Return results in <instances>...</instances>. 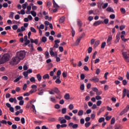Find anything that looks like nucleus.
Returning <instances> with one entry per match:
<instances>
[{
	"label": "nucleus",
	"mask_w": 129,
	"mask_h": 129,
	"mask_svg": "<svg viewBox=\"0 0 129 129\" xmlns=\"http://www.w3.org/2000/svg\"><path fill=\"white\" fill-rule=\"evenodd\" d=\"M10 54L9 53L4 54L0 59V64H5L10 61Z\"/></svg>",
	"instance_id": "1"
},
{
	"label": "nucleus",
	"mask_w": 129,
	"mask_h": 129,
	"mask_svg": "<svg viewBox=\"0 0 129 129\" xmlns=\"http://www.w3.org/2000/svg\"><path fill=\"white\" fill-rule=\"evenodd\" d=\"M16 55V57L20 60H23L25 58V56H26V52H25L24 50H21L20 51H18Z\"/></svg>",
	"instance_id": "2"
},
{
	"label": "nucleus",
	"mask_w": 129,
	"mask_h": 129,
	"mask_svg": "<svg viewBox=\"0 0 129 129\" xmlns=\"http://www.w3.org/2000/svg\"><path fill=\"white\" fill-rule=\"evenodd\" d=\"M20 61H21L17 56L15 57H13L11 61H10V65H12V66H14V65H17L19 64L20 62Z\"/></svg>",
	"instance_id": "3"
},
{
	"label": "nucleus",
	"mask_w": 129,
	"mask_h": 129,
	"mask_svg": "<svg viewBox=\"0 0 129 129\" xmlns=\"http://www.w3.org/2000/svg\"><path fill=\"white\" fill-rule=\"evenodd\" d=\"M123 57L126 62H129V54L127 52H122Z\"/></svg>",
	"instance_id": "4"
},
{
	"label": "nucleus",
	"mask_w": 129,
	"mask_h": 129,
	"mask_svg": "<svg viewBox=\"0 0 129 129\" xmlns=\"http://www.w3.org/2000/svg\"><path fill=\"white\" fill-rule=\"evenodd\" d=\"M127 92H129V90H126V89H124L122 91V98H124L125 97V96H126L127 95V97H128V98H129V94H127Z\"/></svg>",
	"instance_id": "5"
},
{
	"label": "nucleus",
	"mask_w": 129,
	"mask_h": 129,
	"mask_svg": "<svg viewBox=\"0 0 129 129\" xmlns=\"http://www.w3.org/2000/svg\"><path fill=\"white\" fill-rule=\"evenodd\" d=\"M101 24H103V22H102V21L99 20L93 23V26L94 27H97V26H99V25H101Z\"/></svg>",
	"instance_id": "6"
},
{
	"label": "nucleus",
	"mask_w": 129,
	"mask_h": 129,
	"mask_svg": "<svg viewBox=\"0 0 129 129\" xmlns=\"http://www.w3.org/2000/svg\"><path fill=\"white\" fill-rule=\"evenodd\" d=\"M81 39H82V36L79 37L76 40V42L74 43V46H78L80 43V41H81Z\"/></svg>",
	"instance_id": "7"
},
{
	"label": "nucleus",
	"mask_w": 129,
	"mask_h": 129,
	"mask_svg": "<svg viewBox=\"0 0 129 129\" xmlns=\"http://www.w3.org/2000/svg\"><path fill=\"white\" fill-rule=\"evenodd\" d=\"M69 126L70 127L72 126L73 128H76L77 129V127H78V124H73V122H70L69 124Z\"/></svg>",
	"instance_id": "8"
},
{
	"label": "nucleus",
	"mask_w": 129,
	"mask_h": 129,
	"mask_svg": "<svg viewBox=\"0 0 129 129\" xmlns=\"http://www.w3.org/2000/svg\"><path fill=\"white\" fill-rule=\"evenodd\" d=\"M91 81H92V82H98L99 81V79L96 77H93L92 79H90Z\"/></svg>",
	"instance_id": "9"
},
{
	"label": "nucleus",
	"mask_w": 129,
	"mask_h": 129,
	"mask_svg": "<svg viewBox=\"0 0 129 129\" xmlns=\"http://www.w3.org/2000/svg\"><path fill=\"white\" fill-rule=\"evenodd\" d=\"M128 109L127 107H126L125 109H124L120 113V115H123L124 113H126L127 112Z\"/></svg>",
	"instance_id": "10"
},
{
	"label": "nucleus",
	"mask_w": 129,
	"mask_h": 129,
	"mask_svg": "<svg viewBox=\"0 0 129 129\" xmlns=\"http://www.w3.org/2000/svg\"><path fill=\"white\" fill-rule=\"evenodd\" d=\"M50 50L49 51L50 55L52 56V57H54L55 56V53L53 52V50H54V49L51 47L50 48Z\"/></svg>",
	"instance_id": "11"
},
{
	"label": "nucleus",
	"mask_w": 129,
	"mask_h": 129,
	"mask_svg": "<svg viewBox=\"0 0 129 129\" xmlns=\"http://www.w3.org/2000/svg\"><path fill=\"white\" fill-rule=\"evenodd\" d=\"M106 11L109 12V13H114V10L111 7H108L106 9Z\"/></svg>",
	"instance_id": "12"
},
{
	"label": "nucleus",
	"mask_w": 129,
	"mask_h": 129,
	"mask_svg": "<svg viewBox=\"0 0 129 129\" xmlns=\"http://www.w3.org/2000/svg\"><path fill=\"white\" fill-rule=\"evenodd\" d=\"M65 21V17H62L60 18L59 22L60 23V24H62V23H64Z\"/></svg>",
	"instance_id": "13"
},
{
	"label": "nucleus",
	"mask_w": 129,
	"mask_h": 129,
	"mask_svg": "<svg viewBox=\"0 0 129 129\" xmlns=\"http://www.w3.org/2000/svg\"><path fill=\"white\" fill-rule=\"evenodd\" d=\"M78 26L79 27V29H81V27H82V22H81V21H78Z\"/></svg>",
	"instance_id": "14"
},
{
	"label": "nucleus",
	"mask_w": 129,
	"mask_h": 129,
	"mask_svg": "<svg viewBox=\"0 0 129 129\" xmlns=\"http://www.w3.org/2000/svg\"><path fill=\"white\" fill-rule=\"evenodd\" d=\"M119 40H120V37L118 34H117V35L116 36V40H115L116 43H118V42H119Z\"/></svg>",
	"instance_id": "15"
},
{
	"label": "nucleus",
	"mask_w": 129,
	"mask_h": 129,
	"mask_svg": "<svg viewBox=\"0 0 129 129\" xmlns=\"http://www.w3.org/2000/svg\"><path fill=\"white\" fill-rule=\"evenodd\" d=\"M112 40V37H109L107 40V44L108 45H110L111 43L110 42Z\"/></svg>",
	"instance_id": "16"
},
{
	"label": "nucleus",
	"mask_w": 129,
	"mask_h": 129,
	"mask_svg": "<svg viewBox=\"0 0 129 129\" xmlns=\"http://www.w3.org/2000/svg\"><path fill=\"white\" fill-rule=\"evenodd\" d=\"M42 78L43 79H49V78H50V76H49V74H46L42 77Z\"/></svg>",
	"instance_id": "17"
},
{
	"label": "nucleus",
	"mask_w": 129,
	"mask_h": 129,
	"mask_svg": "<svg viewBox=\"0 0 129 129\" xmlns=\"http://www.w3.org/2000/svg\"><path fill=\"white\" fill-rule=\"evenodd\" d=\"M83 113L84 111L83 110H80L78 113V115H79V116H81L83 115Z\"/></svg>",
	"instance_id": "18"
},
{
	"label": "nucleus",
	"mask_w": 129,
	"mask_h": 129,
	"mask_svg": "<svg viewBox=\"0 0 129 129\" xmlns=\"http://www.w3.org/2000/svg\"><path fill=\"white\" fill-rule=\"evenodd\" d=\"M57 119L55 118H53V117H50L48 118V121H51V122H54L55 120H56Z\"/></svg>",
	"instance_id": "19"
},
{
	"label": "nucleus",
	"mask_w": 129,
	"mask_h": 129,
	"mask_svg": "<svg viewBox=\"0 0 129 129\" xmlns=\"http://www.w3.org/2000/svg\"><path fill=\"white\" fill-rule=\"evenodd\" d=\"M37 79L38 81H41V80H42V76L40 74L37 75Z\"/></svg>",
	"instance_id": "20"
},
{
	"label": "nucleus",
	"mask_w": 129,
	"mask_h": 129,
	"mask_svg": "<svg viewBox=\"0 0 129 129\" xmlns=\"http://www.w3.org/2000/svg\"><path fill=\"white\" fill-rule=\"evenodd\" d=\"M67 111V108H63L61 109V113L62 114H65V113H66Z\"/></svg>",
	"instance_id": "21"
},
{
	"label": "nucleus",
	"mask_w": 129,
	"mask_h": 129,
	"mask_svg": "<svg viewBox=\"0 0 129 129\" xmlns=\"http://www.w3.org/2000/svg\"><path fill=\"white\" fill-rule=\"evenodd\" d=\"M91 125V122H87L86 123H85V126L86 127H89Z\"/></svg>",
	"instance_id": "22"
},
{
	"label": "nucleus",
	"mask_w": 129,
	"mask_h": 129,
	"mask_svg": "<svg viewBox=\"0 0 129 129\" xmlns=\"http://www.w3.org/2000/svg\"><path fill=\"white\" fill-rule=\"evenodd\" d=\"M106 46V42H104L102 43L101 46V49H104V48H105Z\"/></svg>",
	"instance_id": "23"
},
{
	"label": "nucleus",
	"mask_w": 129,
	"mask_h": 129,
	"mask_svg": "<svg viewBox=\"0 0 129 129\" xmlns=\"http://www.w3.org/2000/svg\"><path fill=\"white\" fill-rule=\"evenodd\" d=\"M22 79V76H20L19 77L17 78L16 79H15L14 81V82L15 83H17V82H19L20 81V80Z\"/></svg>",
	"instance_id": "24"
},
{
	"label": "nucleus",
	"mask_w": 129,
	"mask_h": 129,
	"mask_svg": "<svg viewBox=\"0 0 129 129\" xmlns=\"http://www.w3.org/2000/svg\"><path fill=\"white\" fill-rule=\"evenodd\" d=\"M41 41L43 43H46V42H47V37L45 36L42 37L41 39Z\"/></svg>",
	"instance_id": "25"
},
{
	"label": "nucleus",
	"mask_w": 129,
	"mask_h": 129,
	"mask_svg": "<svg viewBox=\"0 0 129 129\" xmlns=\"http://www.w3.org/2000/svg\"><path fill=\"white\" fill-rule=\"evenodd\" d=\"M25 43L23 44V46H24V47H26V46H27L28 45H29V44H30V40H27L26 41H25Z\"/></svg>",
	"instance_id": "26"
},
{
	"label": "nucleus",
	"mask_w": 129,
	"mask_h": 129,
	"mask_svg": "<svg viewBox=\"0 0 129 129\" xmlns=\"http://www.w3.org/2000/svg\"><path fill=\"white\" fill-rule=\"evenodd\" d=\"M56 75H57L56 77H57V78H60V76L61 75V71L60 70H58L57 72Z\"/></svg>",
	"instance_id": "27"
},
{
	"label": "nucleus",
	"mask_w": 129,
	"mask_h": 129,
	"mask_svg": "<svg viewBox=\"0 0 129 129\" xmlns=\"http://www.w3.org/2000/svg\"><path fill=\"white\" fill-rule=\"evenodd\" d=\"M64 98L65 99H66L67 100H68V99H69V98H70V95H69V94H66L64 95Z\"/></svg>",
	"instance_id": "28"
},
{
	"label": "nucleus",
	"mask_w": 129,
	"mask_h": 129,
	"mask_svg": "<svg viewBox=\"0 0 129 129\" xmlns=\"http://www.w3.org/2000/svg\"><path fill=\"white\" fill-rule=\"evenodd\" d=\"M53 4L54 8H59V6L58 4H57V3H56L54 0L53 1Z\"/></svg>",
	"instance_id": "29"
},
{
	"label": "nucleus",
	"mask_w": 129,
	"mask_h": 129,
	"mask_svg": "<svg viewBox=\"0 0 129 129\" xmlns=\"http://www.w3.org/2000/svg\"><path fill=\"white\" fill-rule=\"evenodd\" d=\"M99 44H100V41L99 40L96 41L94 44L95 47H97V46H98Z\"/></svg>",
	"instance_id": "30"
},
{
	"label": "nucleus",
	"mask_w": 129,
	"mask_h": 129,
	"mask_svg": "<svg viewBox=\"0 0 129 129\" xmlns=\"http://www.w3.org/2000/svg\"><path fill=\"white\" fill-rule=\"evenodd\" d=\"M115 123V118L113 117V118H112V119L111 120L110 124H114Z\"/></svg>",
	"instance_id": "31"
},
{
	"label": "nucleus",
	"mask_w": 129,
	"mask_h": 129,
	"mask_svg": "<svg viewBox=\"0 0 129 129\" xmlns=\"http://www.w3.org/2000/svg\"><path fill=\"white\" fill-rule=\"evenodd\" d=\"M27 5H28V3L27 2L22 5V9H23V10H26V9H27Z\"/></svg>",
	"instance_id": "32"
},
{
	"label": "nucleus",
	"mask_w": 129,
	"mask_h": 129,
	"mask_svg": "<svg viewBox=\"0 0 129 129\" xmlns=\"http://www.w3.org/2000/svg\"><path fill=\"white\" fill-rule=\"evenodd\" d=\"M53 91L57 94H59V93L60 92V91H59V89H58L57 88H55Z\"/></svg>",
	"instance_id": "33"
},
{
	"label": "nucleus",
	"mask_w": 129,
	"mask_h": 129,
	"mask_svg": "<svg viewBox=\"0 0 129 129\" xmlns=\"http://www.w3.org/2000/svg\"><path fill=\"white\" fill-rule=\"evenodd\" d=\"M50 101H51V102H53V103H56V99H55V97H50Z\"/></svg>",
	"instance_id": "34"
},
{
	"label": "nucleus",
	"mask_w": 129,
	"mask_h": 129,
	"mask_svg": "<svg viewBox=\"0 0 129 129\" xmlns=\"http://www.w3.org/2000/svg\"><path fill=\"white\" fill-rule=\"evenodd\" d=\"M104 120H105V119L104 118V117H101L99 119L98 122L100 123H101L102 122V121H104Z\"/></svg>",
	"instance_id": "35"
},
{
	"label": "nucleus",
	"mask_w": 129,
	"mask_h": 129,
	"mask_svg": "<svg viewBox=\"0 0 129 129\" xmlns=\"http://www.w3.org/2000/svg\"><path fill=\"white\" fill-rule=\"evenodd\" d=\"M30 31H31V32H33V33H37V31L36 30V29L35 28H34V27H31L30 28Z\"/></svg>",
	"instance_id": "36"
},
{
	"label": "nucleus",
	"mask_w": 129,
	"mask_h": 129,
	"mask_svg": "<svg viewBox=\"0 0 129 129\" xmlns=\"http://www.w3.org/2000/svg\"><path fill=\"white\" fill-rule=\"evenodd\" d=\"M31 14L33 16V17H36V16H37V13L34 11H31Z\"/></svg>",
	"instance_id": "37"
},
{
	"label": "nucleus",
	"mask_w": 129,
	"mask_h": 129,
	"mask_svg": "<svg viewBox=\"0 0 129 129\" xmlns=\"http://www.w3.org/2000/svg\"><path fill=\"white\" fill-rule=\"evenodd\" d=\"M36 91H37V89H32L29 91V94H32V93H34V92H36Z\"/></svg>",
	"instance_id": "38"
},
{
	"label": "nucleus",
	"mask_w": 129,
	"mask_h": 129,
	"mask_svg": "<svg viewBox=\"0 0 129 129\" xmlns=\"http://www.w3.org/2000/svg\"><path fill=\"white\" fill-rule=\"evenodd\" d=\"M92 52V47H89L88 49V53L90 54Z\"/></svg>",
	"instance_id": "39"
},
{
	"label": "nucleus",
	"mask_w": 129,
	"mask_h": 129,
	"mask_svg": "<svg viewBox=\"0 0 129 129\" xmlns=\"http://www.w3.org/2000/svg\"><path fill=\"white\" fill-rule=\"evenodd\" d=\"M55 83L57 84H60V83H61V80H60V78H58L56 80Z\"/></svg>",
	"instance_id": "40"
},
{
	"label": "nucleus",
	"mask_w": 129,
	"mask_h": 129,
	"mask_svg": "<svg viewBox=\"0 0 129 129\" xmlns=\"http://www.w3.org/2000/svg\"><path fill=\"white\" fill-rule=\"evenodd\" d=\"M64 118L66 119H67V120H70V119H71V117H70V116H68L67 115H66L64 116Z\"/></svg>",
	"instance_id": "41"
},
{
	"label": "nucleus",
	"mask_w": 129,
	"mask_h": 129,
	"mask_svg": "<svg viewBox=\"0 0 129 129\" xmlns=\"http://www.w3.org/2000/svg\"><path fill=\"white\" fill-rule=\"evenodd\" d=\"M110 19H112V20H113L114 19H115V15L114 14H112L110 15L109 16Z\"/></svg>",
	"instance_id": "42"
},
{
	"label": "nucleus",
	"mask_w": 129,
	"mask_h": 129,
	"mask_svg": "<svg viewBox=\"0 0 129 129\" xmlns=\"http://www.w3.org/2000/svg\"><path fill=\"white\" fill-rule=\"evenodd\" d=\"M69 108L70 109V110H72L74 108V106H73V104H70L69 106Z\"/></svg>",
	"instance_id": "43"
},
{
	"label": "nucleus",
	"mask_w": 129,
	"mask_h": 129,
	"mask_svg": "<svg viewBox=\"0 0 129 129\" xmlns=\"http://www.w3.org/2000/svg\"><path fill=\"white\" fill-rule=\"evenodd\" d=\"M120 11L122 14H125V9L124 8H121Z\"/></svg>",
	"instance_id": "44"
},
{
	"label": "nucleus",
	"mask_w": 129,
	"mask_h": 129,
	"mask_svg": "<svg viewBox=\"0 0 129 129\" xmlns=\"http://www.w3.org/2000/svg\"><path fill=\"white\" fill-rule=\"evenodd\" d=\"M14 14L15 13H14V12H11L10 15L9 16V18H10L11 19H13L14 18Z\"/></svg>",
	"instance_id": "45"
},
{
	"label": "nucleus",
	"mask_w": 129,
	"mask_h": 129,
	"mask_svg": "<svg viewBox=\"0 0 129 129\" xmlns=\"http://www.w3.org/2000/svg\"><path fill=\"white\" fill-rule=\"evenodd\" d=\"M119 29L120 31H122L123 29H125V25H121L119 27Z\"/></svg>",
	"instance_id": "46"
},
{
	"label": "nucleus",
	"mask_w": 129,
	"mask_h": 129,
	"mask_svg": "<svg viewBox=\"0 0 129 129\" xmlns=\"http://www.w3.org/2000/svg\"><path fill=\"white\" fill-rule=\"evenodd\" d=\"M67 122V121L65 119H62L61 120H60V123L62 124L63 123H66Z\"/></svg>",
	"instance_id": "47"
},
{
	"label": "nucleus",
	"mask_w": 129,
	"mask_h": 129,
	"mask_svg": "<svg viewBox=\"0 0 129 129\" xmlns=\"http://www.w3.org/2000/svg\"><path fill=\"white\" fill-rule=\"evenodd\" d=\"M101 103H102V101L99 100L97 102L96 104L97 106H100V104H101Z\"/></svg>",
	"instance_id": "48"
},
{
	"label": "nucleus",
	"mask_w": 129,
	"mask_h": 129,
	"mask_svg": "<svg viewBox=\"0 0 129 129\" xmlns=\"http://www.w3.org/2000/svg\"><path fill=\"white\" fill-rule=\"evenodd\" d=\"M108 7V3H105L104 4L103 6L102 7L103 9H106Z\"/></svg>",
	"instance_id": "49"
},
{
	"label": "nucleus",
	"mask_w": 129,
	"mask_h": 129,
	"mask_svg": "<svg viewBox=\"0 0 129 129\" xmlns=\"http://www.w3.org/2000/svg\"><path fill=\"white\" fill-rule=\"evenodd\" d=\"M109 21V20H108V19H104V22H103V23H104V24H105V25H107V24H108Z\"/></svg>",
	"instance_id": "50"
},
{
	"label": "nucleus",
	"mask_w": 129,
	"mask_h": 129,
	"mask_svg": "<svg viewBox=\"0 0 129 129\" xmlns=\"http://www.w3.org/2000/svg\"><path fill=\"white\" fill-rule=\"evenodd\" d=\"M84 69L85 71H89V69L88 68V67L87 66H85L84 67Z\"/></svg>",
	"instance_id": "51"
},
{
	"label": "nucleus",
	"mask_w": 129,
	"mask_h": 129,
	"mask_svg": "<svg viewBox=\"0 0 129 129\" xmlns=\"http://www.w3.org/2000/svg\"><path fill=\"white\" fill-rule=\"evenodd\" d=\"M12 28L16 31V30H17L18 29V25H14L13 26Z\"/></svg>",
	"instance_id": "52"
},
{
	"label": "nucleus",
	"mask_w": 129,
	"mask_h": 129,
	"mask_svg": "<svg viewBox=\"0 0 129 129\" xmlns=\"http://www.w3.org/2000/svg\"><path fill=\"white\" fill-rule=\"evenodd\" d=\"M45 58H49V52H48V51H46L45 53Z\"/></svg>",
	"instance_id": "53"
},
{
	"label": "nucleus",
	"mask_w": 129,
	"mask_h": 129,
	"mask_svg": "<svg viewBox=\"0 0 129 129\" xmlns=\"http://www.w3.org/2000/svg\"><path fill=\"white\" fill-rule=\"evenodd\" d=\"M85 122V120H84V119L82 118L80 119V123H81V124H84Z\"/></svg>",
	"instance_id": "54"
},
{
	"label": "nucleus",
	"mask_w": 129,
	"mask_h": 129,
	"mask_svg": "<svg viewBox=\"0 0 129 129\" xmlns=\"http://www.w3.org/2000/svg\"><path fill=\"white\" fill-rule=\"evenodd\" d=\"M92 91H94L95 92H96V93H97V92H98V89H97V88H93Z\"/></svg>",
	"instance_id": "55"
},
{
	"label": "nucleus",
	"mask_w": 129,
	"mask_h": 129,
	"mask_svg": "<svg viewBox=\"0 0 129 129\" xmlns=\"http://www.w3.org/2000/svg\"><path fill=\"white\" fill-rule=\"evenodd\" d=\"M21 123H22V124H24L25 122V118H24V117L21 118Z\"/></svg>",
	"instance_id": "56"
},
{
	"label": "nucleus",
	"mask_w": 129,
	"mask_h": 129,
	"mask_svg": "<svg viewBox=\"0 0 129 129\" xmlns=\"http://www.w3.org/2000/svg\"><path fill=\"white\" fill-rule=\"evenodd\" d=\"M27 87H28V85H27V84H25L23 85V89L25 91V90H26L27 89Z\"/></svg>",
	"instance_id": "57"
},
{
	"label": "nucleus",
	"mask_w": 129,
	"mask_h": 129,
	"mask_svg": "<svg viewBox=\"0 0 129 129\" xmlns=\"http://www.w3.org/2000/svg\"><path fill=\"white\" fill-rule=\"evenodd\" d=\"M30 80L31 82H35V81H36L34 77H32L31 78H30Z\"/></svg>",
	"instance_id": "58"
},
{
	"label": "nucleus",
	"mask_w": 129,
	"mask_h": 129,
	"mask_svg": "<svg viewBox=\"0 0 129 129\" xmlns=\"http://www.w3.org/2000/svg\"><path fill=\"white\" fill-rule=\"evenodd\" d=\"M15 20H20V15H15Z\"/></svg>",
	"instance_id": "59"
},
{
	"label": "nucleus",
	"mask_w": 129,
	"mask_h": 129,
	"mask_svg": "<svg viewBox=\"0 0 129 129\" xmlns=\"http://www.w3.org/2000/svg\"><path fill=\"white\" fill-rule=\"evenodd\" d=\"M84 88H85L84 84H82L80 86L81 90H84Z\"/></svg>",
	"instance_id": "60"
},
{
	"label": "nucleus",
	"mask_w": 129,
	"mask_h": 129,
	"mask_svg": "<svg viewBox=\"0 0 129 129\" xmlns=\"http://www.w3.org/2000/svg\"><path fill=\"white\" fill-rule=\"evenodd\" d=\"M101 7H102V4L100 3H98V9H101Z\"/></svg>",
	"instance_id": "61"
},
{
	"label": "nucleus",
	"mask_w": 129,
	"mask_h": 129,
	"mask_svg": "<svg viewBox=\"0 0 129 129\" xmlns=\"http://www.w3.org/2000/svg\"><path fill=\"white\" fill-rule=\"evenodd\" d=\"M12 127L13 129H17L18 126H17V124H14L12 125Z\"/></svg>",
	"instance_id": "62"
},
{
	"label": "nucleus",
	"mask_w": 129,
	"mask_h": 129,
	"mask_svg": "<svg viewBox=\"0 0 129 129\" xmlns=\"http://www.w3.org/2000/svg\"><path fill=\"white\" fill-rule=\"evenodd\" d=\"M37 85H33L31 86V88H32V89H37Z\"/></svg>",
	"instance_id": "63"
},
{
	"label": "nucleus",
	"mask_w": 129,
	"mask_h": 129,
	"mask_svg": "<svg viewBox=\"0 0 129 129\" xmlns=\"http://www.w3.org/2000/svg\"><path fill=\"white\" fill-rule=\"evenodd\" d=\"M28 73H27V72H24V73H23V75H24V77H28Z\"/></svg>",
	"instance_id": "64"
}]
</instances>
